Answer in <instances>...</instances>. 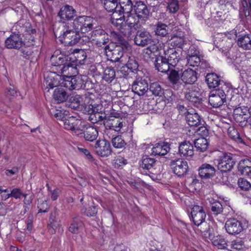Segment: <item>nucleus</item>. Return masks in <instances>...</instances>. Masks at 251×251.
<instances>
[{"mask_svg":"<svg viewBox=\"0 0 251 251\" xmlns=\"http://www.w3.org/2000/svg\"><path fill=\"white\" fill-rule=\"evenodd\" d=\"M129 47L128 42L123 39L117 44L110 43L103 47V50L107 56L110 57L111 62H122L121 59Z\"/></svg>","mask_w":251,"mask_h":251,"instance_id":"nucleus-1","label":"nucleus"},{"mask_svg":"<svg viewBox=\"0 0 251 251\" xmlns=\"http://www.w3.org/2000/svg\"><path fill=\"white\" fill-rule=\"evenodd\" d=\"M63 27V33L59 36L62 43L72 46L80 41L81 36L79 33L73 27L71 24H65Z\"/></svg>","mask_w":251,"mask_h":251,"instance_id":"nucleus-2","label":"nucleus"},{"mask_svg":"<svg viewBox=\"0 0 251 251\" xmlns=\"http://www.w3.org/2000/svg\"><path fill=\"white\" fill-rule=\"evenodd\" d=\"M85 76L81 75H63L60 78V86L69 90H79L83 88Z\"/></svg>","mask_w":251,"mask_h":251,"instance_id":"nucleus-3","label":"nucleus"},{"mask_svg":"<svg viewBox=\"0 0 251 251\" xmlns=\"http://www.w3.org/2000/svg\"><path fill=\"white\" fill-rule=\"evenodd\" d=\"M216 161L218 170L222 173H227L231 171L236 164L235 155L226 152L220 156Z\"/></svg>","mask_w":251,"mask_h":251,"instance_id":"nucleus-4","label":"nucleus"},{"mask_svg":"<svg viewBox=\"0 0 251 251\" xmlns=\"http://www.w3.org/2000/svg\"><path fill=\"white\" fill-rule=\"evenodd\" d=\"M71 25L79 33H86L93 29V20L89 16H79L75 18Z\"/></svg>","mask_w":251,"mask_h":251,"instance_id":"nucleus-5","label":"nucleus"},{"mask_svg":"<svg viewBox=\"0 0 251 251\" xmlns=\"http://www.w3.org/2000/svg\"><path fill=\"white\" fill-rule=\"evenodd\" d=\"M92 42L98 47L102 48L109 44V35L103 29L98 28L93 30L91 33Z\"/></svg>","mask_w":251,"mask_h":251,"instance_id":"nucleus-6","label":"nucleus"},{"mask_svg":"<svg viewBox=\"0 0 251 251\" xmlns=\"http://www.w3.org/2000/svg\"><path fill=\"white\" fill-rule=\"evenodd\" d=\"M226 91L227 92L228 89L217 88L212 91L208 100L210 105L214 108L222 106L226 101Z\"/></svg>","mask_w":251,"mask_h":251,"instance_id":"nucleus-7","label":"nucleus"},{"mask_svg":"<svg viewBox=\"0 0 251 251\" xmlns=\"http://www.w3.org/2000/svg\"><path fill=\"white\" fill-rule=\"evenodd\" d=\"M235 32L231 31L230 32L219 34L215 41L216 42L217 48L223 50H226L230 48L233 44V38Z\"/></svg>","mask_w":251,"mask_h":251,"instance_id":"nucleus-8","label":"nucleus"},{"mask_svg":"<svg viewBox=\"0 0 251 251\" xmlns=\"http://www.w3.org/2000/svg\"><path fill=\"white\" fill-rule=\"evenodd\" d=\"M71 59L72 58L70 55L65 54L59 50H56L50 57L51 69L56 72L58 68H60Z\"/></svg>","mask_w":251,"mask_h":251,"instance_id":"nucleus-9","label":"nucleus"},{"mask_svg":"<svg viewBox=\"0 0 251 251\" xmlns=\"http://www.w3.org/2000/svg\"><path fill=\"white\" fill-rule=\"evenodd\" d=\"M63 123L65 129L72 131L75 135H80L83 130V125H82V122L75 117L65 118Z\"/></svg>","mask_w":251,"mask_h":251,"instance_id":"nucleus-10","label":"nucleus"},{"mask_svg":"<svg viewBox=\"0 0 251 251\" xmlns=\"http://www.w3.org/2000/svg\"><path fill=\"white\" fill-rule=\"evenodd\" d=\"M170 164L174 174L179 177L186 176L189 172V168L186 161L180 159L172 160Z\"/></svg>","mask_w":251,"mask_h":251,"instance_id":"nucleus-11","label":"nucleus"},{"mask_svg":"<svg viewBox=\"0 0 251 251\" xmlns=\"http://www.w3.org/2000/svg\"><path fill=\"white\" fill-rule=\"evenodd\" d=\"M191 218L194 224L199 226L204 221L206 213L202 206L195 205L191 209Z\"/></svg>","mask_w":251,"mask_h":251,"instance_id":"nucleus-12","label":"nucleus"},{"mask_svg":"<svg viewBox=\"0 0 251 251\" xmlns=\"http://www.w3.org/2000/svg\"><path fill=\"white\" fill-rule=\"evenodd\" d=\"M96 153L101 157L108 156L111 154L112 149L110 143L106 140H99L95 143Z\"/></svg>","mask_w":251,"mask_h":251,"instance_id":"nucleus-13","label":"nucleus"},{"mask_svg":"<svg viewBox=\"0 0 251 251\" xmlns=\"http://www.w3.org/2000/svg\"><path fill=\"white\" fill-rule=\"evenodd\" d=\"M134 11L136 17L140 19L142 23H144L150 17V10L147 6L141 1H137L134 5Z\"/></svg>","mask_w":251,"mask_h":251,"instance_id":"nucleus-14","label":"nucleus"},{"mask_svg":"<svg viewBox=\"0 0 251 251\" xmlns=\"http://www.w3.org/2000/svg\"><path fill=\"white\" fill-rule=\"evenodd\" d=\"M225 227L226 232L231 235L238 234L243 230L241 222L234 218L227 220L226 222Z\"/></svg>","mask_w":251,"mask_h":251,"instance_id":"nucleus-15","label":"nucleus"},{"mask_svg":"<svg viewBox=\"0 0 251 251\" xmlns=\"http://www.w3.org/2000/svg\"><path fill=\"white\" fill-rule=\"evenodd\" d=\"M205 81L210 88H218L228 89L226 83L221 80L219 77L215 73H208L205 77Z\"/></svg>","mask_w":251,"mask_h":251,"instance_id":"nucleus-16","label":"nucleus"},{"mask_svg":"<svg viewBox=\"0 0 251 251\" xmlns=\"http://www.w3.org/2000/svg\"><path fill=\"white\" fill-rule=\"evenodd\" d=\"M24 41L18 34L12 33L5 40V47L8 49L19 50L24 44Z\"/></svg>","mask_w":251,"mask_h":251,"instance_id":"nucleus-17","label":"nucleus"},{"mask_svg":"<svg viewBox=\"0 0 251 251\" xmlns=\"http://www.w3.org/2000/svg\"><path fill=\"white\" fill-rule=\"evenodd\" d=\"M169 71L168 78L171 87L176 90H182L184 84L182 82L178 71L171 69Z\"/></svg>","mask_w":251,"mask_h":251,"instance_id":"nucleus-18","label":"nucleus"},{"mask_svg":"<svg viewBox=\"0 0 251 251\" xmlns=\"http://www.w3.org/2000/svg\"><path fill=\"white\" fill-rule=\"evenodd\" d=\"M135 44L139 46L144 47L153 42L151 35L146 31H138L134 38Z\"/></svg>","mask_w":251,"mask_h":251,"instance_id":"nucleus-19","label":"nucleus"},{"mask_svg":"<svg viewBox=\"0 0 251 251\" xmlns=\"http://www.w3.org/2000/svg\"><path fill=\"white\" fill-rule=\"evenodd\" d=\"M131 89L135 94L140 96H143L149 89L147 81L138 77L133 81Z\"/></svg>","mask_w":251,"mask_h":251,"instance_id":"nucleus-20","label":"nucleus"},{"mask_svg":"<svg viewBox=\"0 0 251 251\" xmlns=\"http://www.w3.org/2000/svg\"><path fill=\"white\" fill-rule=\"evenodd\" d=\"M215 168L208 163L202 164L199 168V175L202 179H209L215 176Z\"/></svg>","mask_w":251,"mask_h":251,"instance_id":"nucleus-21","label":"nucleus"},{"mask_svg":"<svg viewBox=\"0 0 251 251\" xmlns=\"http://www.w3.org/2000/svg\"><path fill=\"white\" fill-rule=\"evenodd\" d=\"M163 55L172 67H175L179 60V54L174 48L164 49Z\"/></svg>","mask_w":251,"mask_h":251,"instance_id":"nucleus-22","label":"nucleus"},{"mask_svg":"<svg viewBox=\"0 0 251 251\" xmlns=\"http://www.w3.org/2000/svg\"><path fill=\"white\" fill-rule=\"evenodd\" d=\"M76 13V10L73 6L66 4L60 8L58 15L62 20H70L74 18Z\"/></svg>","mask_w":251,"mask_h":251,"instance_id":"nucleus-23","label":"nucleus"},{"mask_svg":"<svg viewBox=\"0 0 251 251\" xmlns=\"http://www.w3.org/2000/svg\"><path fill=\"white\" fill-rule=\"evenodd\" d=\"M74 61L72 60L68 61L67 63L63 65L60 68H58L57 70L55 72L56 74H66V75H72L77 73V70Z\"/></svg>","mask_w":251,"mask_h":251,"instance_id":"nucleus-24","label":"nucleus"},{"mask_svg":"<svg viewBox=\"0 0 251 251\" xmlns=\"http://www.w3.org/2000/svg\"><path fill=\"white\" fill-rule=\"evenodd\" d=\"M75 65L85 64L87 62V56L90 53L89 50L75 49L74 51Z\"/></svg>","mask_w":251,"mask_h":251,"instance_id":"nucleus-25","label":"nucleus"},{"mask_svg":"<svg viewBox=\"0 0 251 251\" xmlns=\"http://www.w3.org/2000/svg\"><path fill=\"white\" fill-rule=\"evenodd\" d=\"M178 152L181 156L187 157L194 155V147L189 141H185L179 144Z\"/></svg>","mask_w":251,"mask_h":251,"instance_id":"nucleus-26","label":"nucleus"},{"mask_svg":"<svg viewBox=\"0 0 251 251\" xmlns=\"http://www.w3.org/2000/svg\"><path fill=\"white\" fill-rule=\"evenodd\" d=\"M83 130L80 134H83L85 140L93 142L95 140L98 136L97 129L92 126H84L82 127Z\"/></svg>","mask_w":251,"mask_h":251,"instance_id":"nucleus-27","label":"nucleus"},{"mask_svg":"<svg viewBox=\"0 0 251 251\" xmlns=\"http://www.w3.org/2000/svg\"><path fill=\"white\" fill-rule=\"evenodd\" d=\"M163 54L156 57L154 63L156 69L162 73L168 72L171 66Z\"/></svg>","mask_w":251,"mask_h":251,"instance_id":"nucleus-28","label":"nucleus"},{"mask_svg":"<svg viewBox=\"0 0 251 251\" xmlns=\"http://www.w3.org/2000/svg\"><path fill=\"white\" fill-rule=\"evenodd\" d=\"M96 2L102 6L108 12H113L117 14L119 0H96Z\"/></svg>","mask_w":251,"mask_h":251,"instance_id":"nucleus-29","label":"nucleus"},{"mask_svg":"<svg viewBox=\"0 0 251 251\" xmlns=\"http://www.w3.org/2000/svg\"><path fill=\"white\" fill-rule=\"evenodd\" d=\"M197 73L191 69L183 71L181 75L182 82L185 84H192L197 80Z\"/></svg>","mask_w":251,"mask_h":251,"instance_id":"nucleus-30","label":"nucleus"},{"mask_svg":"<svg viewBox=\"0 0 251 251\" xmlns=\"http://www.w3.org/2000/svg\"><path fill=\"white\" fill-rule=\"evenodd\" d=\"M170 145L165 142L156 143L152 148V155L163 156L166 154L170 150Z\"/></svg>","mask_w":251,"mask_h":251,"instance_id":"nucleus-31","label":"nucleus"},{"mask_svg":"<svg viewBox=\"0 0 251 251\" xmlns=\"http://www.w3.org/2000/svg\"><path fill=\"white\" fill-rule=\"evenodd\" d=\"M103 124L107 129H112L115 131H119L123 127V122L120 118H107L104 121Z\"/></svg>","mask_w":251,"mask_h":251,"instance_id":"nucleus-32","label":"nucleus"},{"mask_svg":"<svg viewBox=\"0 0 251 251\" xmlns=\"http://www.w3.org/2000/svg\"><path fill=\"white\" fill-rule=\"evenodd\" d=\"M119 1L117 14L119 13V15H126L131 13L133 8V3L131 0H119Z\"/></svg>","mask_w":251,"mask_h":251,"instance_id":"nucleus-33","label":"nucleus"},{"mask_svg":"<svg viewBox=\"0 0 251 251\" xmlns=\"http://www.w3.org/2000/svg\"><path fill=\"white\" fill-rule=\"evenodd\" d=\"M236 37L237 43L240 48L245 50H251V37L249 34H241Z\"/></svg>","mask_w":251,"mask_h":251,"instance_id":"nucleus-34","label":"nucleus"},{"mask_svg":"<svg viewBox=\"0 0 251 251\" xmlns=\"http://www.w3.org/2000/svg\"><path fill=\"white\" fill-rule=\"evenodd\" d=\"M186 120L188 124L191 126L197 127L202 125V119L197 113L188 112L186 115Z\"/></svg>","mask_w":251,"mask_h":251,"instance_id":"nucleus-35","label":"nucleus"},{"mask_svg":"<svg viewBox=\"0 0 251 251\" xmlns=\"http://www.w3.org/2000/svg\"><path fill=\"white\" fill-rule=\"evenodd\" d=\"M185 98L191 102L196 106H199L201 102V98L198 91L190 90L186 92L185 94Z\"/></svg>","mask_w":251,"mask_h":251,"instance_id":"nucleus-36","label":"nucleus"},{"mask_svg":"<svg viewBox=\"0 0 251 251\" xmlns=\"http://www.w3.org/2000/svg\"><path fill=\"white\" fill-rule=\"evenodd\" d=\"M69 94L62 88H56L53 94V98L57 103L66 101L69 98Z\"/></svg>","mask_w":251,"mask_h":251,"instance_id":"nucleus-37","label":"nucleus"},{"mask_svg":"<svg viewBox=\"0 0 251 251\" xmlns=\"http://www.w3.org/2000/svg\"><path fill=\"white\" fill-rule=\"evenodd\" d=\"M33 43L26 44L25 42L22 47L20 48L21 55L26 59L32 58L33 56Z\"/></svg>","mask_w":251,"mask_h":251,"instance_id":"nucleus-38","label":"nucleus"},{"mask_svg":"<svg viewBox=\"0 0 251 251\" xmlns=\"http://www.w3.org/2000/svg\"><path fill=\"white\" fill-rule=\"evenodd\" d=\"M154 32L155 35L165 37L169 33L168 25L160 21L157 22L154 25Z\"/></svg>","mask_w":251,"mask_h":251,"instance_id":"nucleus-39","label":"nucleus"},{"mask_svg":"<svg viewBox=\"0 0 251 251\" xmlns=\"http://www.w3.org/2000/svg\"><path fill=\"white\" fill-rule=\"evenodd\" d=\"M101 109V107L98 108L97 112H95L94 113L89 116L88 120L90 122L93 124H95L103 120H106L107 117L104 113H102Z\"/></svg>","mask_w":251,"mask_h":251,"instance_id":"nucleus-40","label":"nucleus"},{"mask_svg":"<svg viewBox=\"0 0 251 251\" xmlns=\"http://www.w3.org/2000/svg\"><path fill=\"white\" fill-rule=\"evenodd\" d=\"M22 196L25 198L27 194L23 193L19 188H14L12 190L10 189V193L2 194V200H6L10 197H13L16 199H20Z\"/></svg>","mask_w":251,"mask_h":251,"instance_id":"nucleus-41","label":"nucleus"},{"mask_svg":"<svg viewBox=\"0 0 251 251\" xmlns=\"http://www.w3.org/2000/svg\"><path fill=\"white\" fill-rule=\"evenodd\" d=\"M141 22L140 19H139L136 17V15L133 14H127L126 15V23L128 25L131 26H134L137 28H140L141 25L139 24Z\"/></svg>","mask_w":251,"mask_h":251,"instance_id":"nucleus-42","label":"nucleus"},{"mask_svg":"<svg viewBox=\"0 0 251 251\" xmlns=\"http://www.w3.org/2000/svg\"><path fill=\"white\" fill-rule=\"evenodd\" d=\"M194 145L196 150L200 152H204L208 147V142L205 137L198 138L194 141Z\"/></svg>","mask_w":251,"mask_h":251,"instance_id":"nucleus-43","label":"nucleus"},{"mask_svg":"<svg viewBox=\"0 0 251 251\" xmlns=\"http://www.w3.org/2000/svg\"><path fill=\"white\" fill-rule=\"evenodd\" d=\"M116 77L115 71L112 67H107L104 71L102 79L103 80L110 83L115 79Z\"/></svg>","mask_w":251,"mask_h":251,"instance_id":"nucleus-44","label":"nucleus"},{"mask_svg":"<svg viewBox=\"0 0 251 251\" xmlns=\"http://www.w3.org/2000/svg\"><path fill=\"white\" fill-rule=\"evenodd\" d=\"M155 162L154 158H151L147 155L144 156L142 157V163L140 164V167L144 170H149L154 166Z\"/></svg>","mask_w":251,"mask_h":251,"instance_id":"nucleus-45","label":"nucleus"},{"mask_svg":"<svg viewBox=\"0 0 251 251\" xmlns=\"http://www.w3.org/2000/svg\"><path fill=\"white\" fill-rule=\"evenodd\" d=\"M83 225V224L79 218H75L71 224L69 230L72 233H77L79 230L82 228Z\"/></svg>","mask_w":251,"mask_h":251,"instance_id":"nucleus-46","label":"nucleus"},{"mask_svg":"<svg viewBox=\"0 0 251 251\" xmlns=\"http://www.w3.org/2000/svg\"><path fill=\"white\" fill-rule=\"evenodd\" d=\"M138 28L132 26L131 25L130 26L129 25H128L125 23L124 25L120 26V27H119V30L125 36L130 37L132 34L135 32Z\"/></svg>","mask_w":251,"mask_h":251,"instance_id":"nucleus-47","label":"nucleus"},{"mask_svg":"<svg viewBox=\"0 0 251 251\" xmlns=\"http://www.w3.org/2000/svg\"><path fill=\"white\" fill-rule=\"evenodd\" d=\"M26 26H24L23 21H19L15 24L12 29V33L18 34L19 35L21 36V35H24L25 32H27Z\"/></svg>","mask_w":251,"mask_h":251,"instance_id":"nucleus-48","label":"nucleus"},{"mask_svg":"<svg viewBox=\"0 0 251 251\" xmlns=\"http://www.w3.org/2000/svg\"><path fill=\"white\" fill-rule=\"evenodd\" d=\"M211 211L214 215H218L222 214L223 212V206L221 202L217 201H214L210 202Z\"/></svg>","mask_w":251,"mask_h":251,"instance_id":"nucleus-49","label":"nucleus"},{"mask_svg":"<svg viewBox=\"0 0 251 251\" xmlns=\"http://www.w3.org/2000/svg\"><path fill=\"white\" fill-rule=\"evenodd\" d=\"M187 59L188 64L193 67H197L199 66L201 60L200 56L196 53L193 54L190 53L189 51L187 55Z\"/></svg>","mask_w":251,"mask_h":251,"instance_id":"nucleus-50","label":"nucleus"},{"mask_svg":"<svg viewBox=\"0 0 251 251\" xmlns=\"http://www.w3.org/2000/svg\"><path fill=\"white\" fill-rule=\"evenodd\" d=\"M228 134L229 137L237 143H243V140L240 137L237 130L234 127H229L228 129Z\"/></svg>","mask_w":251,"mask_h":251,"instance_id":"nucleus-51","label":"nucleus"},{"mask_svg":"<svg viewBox=\"0 0 251 251\" xmlns=\"http://www.w3.org/2000/svg\"><path fill=\"white\" fill-rule=\"evenodd\" d=\"M185 44V41L184 40V37L181 36H176L174 37L171 40V45L173 47L177 48L179 49H182L184 44Z\"/></svg>","mask_w":251,"mask_h":251,"instance_id":"nucleus-52","label":"nucleus"},{"mask_svg":"<svg viewBox=\"0 0 251 251\" xmlns=\"http://www.w3.org/2000/svg\"><path fill=\"white\" fill-rule=\"evenodd\" d=\"M150 91L156 96H161L164 93L163 89L157 82H154L151 84Z\"/></svg>","mask_w":251,"mask_h":251,"instance_id":"nucleus-53","label":"nucleus"},{"mask_svg":"<svg viewBox=\"0 0 251 251\" xmlns=\"http://www.w3.org/2000/svg\"><path fill=\"white\" fill-rule=\"evenodd\" d=\"M112 146L117 149H122L126 145V143L121 135H118L111 140Z\"/></svg>","mask_w":251,"mask_h":251,"instance_id":"nucleus-54","label":"nucleus"},{"mask_svg":"<svg viewBox=\"0 0 251 251\" xmlns=\"http://www.w3.org/2000/svg\"><path fill=\"white\" fill-rule=\"evenodd\" d=\"M179 9V1L177 0H168L167 9L171 13H176Z\"/></svg>","mask_w":251,"mask_h":251,"instance_id":"nucleus-55","label":"nucleus"},{"mask_svg":"<svg viewBox=\"0 0 251 251\" xmlns=\"http://www.w3.org/2000/svg\"><path fill=\"white\" fill-rule=\"evenodd\" d=\"M146 50V53L150 55V57L153 58V57L151 56L152 54L155 58L159 56V55H161L160 48L157 45H151L147 48Z\"/></svg>","mask_w":251,"mask_h":251,"instance_id":"nucleus-56","label":"nucleus"},{"mask_svg":"<svg viewBox=\"0 0 251 251\" xmlns=\"http://www.w3.org/2000/svg\"><path fill=\"white\" fill-rule=\"evenodd\" d=\"M116 14L115 13H113L111 17V22L113 25L120 27V26L124 25V22L126 23V15L122 14L119 15V18H115Z\"/></svg>","mask_w":251,"mask_h":251,"instance_id":"nucleus-57","label":"nucleus"},{"mask_svg":"<svg viewBox=\"0 0 251 251\" xmlns=\"http://www.w3.org/2000/svg\"><path fill=\"white\" fill-rule=\"evenodd\" d=\"M126 66L128 70H129L131 72L133 73L138 70L139 65L137 61L134 57H129L126 64Z\"/></svg>","mask_w":251,"mask_h":251,"instance_id":"nucleus-58","label":"nucleus"},{"mask_svg":"<svg viewBox=\"0 0 251 251\" xmlns=\"http://www.w3.org/2000/svg\"><path fill=\"white\" fill-rule=\"evenodd\" d=\"M102 107L101 105L99 104H87L85 105L83 107V111L85 114H87L89 116L93 114L95 112L97 111V108Z\"/></svg>","mask_w":251,"mask_h":251,"instance_id":"nucleus-59","label":"nucleus"},{"mask_svg":"<svg viewBox=\"0 0 251 251\" xmlns=\"http://www.w3.org/2000/svg\"><path fill=\"white\" fill-rule=\"evenodd\" d=\"M33 216L32 215H29L26 219L25 220L26 227L24 229V230L26 234H30L33 229Z\"/></svg>","mask_w":251,"mask_h":251,"instance_id":"nucleus-60","label":"nucleus"},{"mask_svg":"<svg viewBox=\"0 0 251 251\" xmlns=\"http://www.w3.org/2000/svg\"><path fill=\"white\" fill-rule=\"evenodd\" d=\"M238 185L242 190L247 191L251 188V184L247 179L240 178L238 180Z\"/></svg>","mask_w":251,"mask_h":251,"instance_id":"nucleus-61","label":"nucleus"},{"mask_svg":"<svg viewBox=\"0 0 251 251\" xmlns=\"http://www.w3.org/2000/svg\"><path fill=\"white\" fill-rule=\"evenodd\" d=\"M213 243L220 249H226L227 246V243L225 239L221 237H217V238L213 240Z\"/></svg>","mask_w":251,"mask_h":251,"instance_id":"nucleus-62","label":"nucleus"},{"mask_svg":"<svg viewBox=\"0 0 251 251\" xmlns=\"http://www.w3.org/2000/svg\"><path fill=\"white\" fill-rule=\"evenodd\" d=\"M27 33L25 34V38L28 39V41L27 44L33 43L34 44V35H36V31L29 27L27 30Z\"/></svg>","mask_w":251,"mask_h":251,"instance_id":"nucleus-63","label":"nucleus"},{"mask_svg":"<svg viewBox=\"0 0 251 251\" xmlns=\"http://www.w3.org/2000/svg\"><path fill=\"white\" fill-rule=\"evenodd\" d=\"M245 247L244 242L241 239H237L231 242V248L236 250H243Z\"/></svg>","mask_w":251,"mask_h":251,"instance_id":"nucleus-64","label":"nucleus"}]
</instances>
